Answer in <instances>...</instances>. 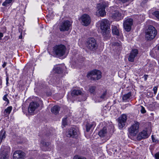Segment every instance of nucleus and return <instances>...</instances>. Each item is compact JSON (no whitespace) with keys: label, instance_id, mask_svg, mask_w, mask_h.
Returning a JSON list of instances; mask_svg holds the SVG:
<instances>
[{"label":"nucleus","instance_id":"1","mask_svg":"<svg viewBox=\"0 0 159 159\" xmlns=\"http://www.w3.org/2000/svg\"><path fill=\"white\" fill-rule=\"evenodd\" d=\"M157 31L155 28L152 25H150L146 32L145 38L147 40H151L155 37Z\"/></svg>","mask_w":159,"mask_h":159},{"label":"nucleus","instance_id":"2","mask_svg":"<svg viewBox=\"0 0 159 159\" xmlns=\"http://www.w3.org/2000/svg\"><path fill=\"white\" fill-rule=\"evenodd\" d=\"M86 45L87 48L89 50L93 51L96 50L98 46L96 40L93 38H88Z\"/></svg>","mask_w":159,"mask_h":159},{"label":"nucleus","instance_id":"3","mask_svg":"<svg viewBox=\"0 0 159 159\" xmlns=\"http://www.w3.org/2000/svg\"><path fill=\"white\" fill-rule=\"evenodd\" d=\"M66 47L63 45H56L54 47L53 53L58 57L63 56L65 53Z\"/></svg>","mask_w":159,"mask_h":159},{"label":"nucleus","instance_id":"4","mask_svg":"<svg viewBox=\"0 0 159 159\" xmlns=\"http://www.w3.org/2000/svg\"><path fill=\"white\" fill-rule=\"evenodd\" d=\"M87 76L92 80H98L102 77L101 72L99 70H94L88 73Z\"/></svg>","mask_w":159,"mask_h":159},{"label":"nucleus","instance_id":"5","mask_svg":"<svg viewBox=\"0 0 159 159\" xmlns=\"http://www.w3.org/2000/svg\"><path fill=\"white\" fill-rule=\"evenodd\" d=\"M139 123L134 121V123L129 128L128 131L130 134L132 136H135L139 132Z\"/></svg>","mask_w":159,"mask_h":159},{"label":"nucleus","instance_id":"6","mask_svg":"<svg viewBox=\"0 0 159 159\" xmlns=\"http://www.w3.org/2000/svg\"><path fill=\"white\" fill-rule=\"evenodd\" d=\"M72 23L69 20L64 21L61 23L59 26V29L61 31H67L71 28Z\"/></svg>","mask_w":159,"mask_h":159},{"label":"nucleus","instance_id":"7","mask_svg":"<svg viewBox=\"0 0 159 159\" xmlns=\"http://www.w3.org/2000/svg\"><path fill=\"white\" fill-rule=\"evenodd\" d=\"M100 26L102 31L110 30L109 21L107 20L103 19L102 20L100 23Z\"/></svg>","mask_w":159,"mask_h":159},{"label":"nucleus","instance_id":"8","mask_svg":"<svg viewBox=\"0 0 159 159\" xmlns=\"http://www.w3.org/2000/svg\"><path fill=\"white\" fill-rule=\"evenodd\" d=\"M127 118V116L125 114H123L118 118V126L120 129L124 127Z\"/></svg>","mask_w":159,"mask_h":159},{"label":"nucleus","instance_id":"9","mask_svg":"<svg viewBox=\"0 0 159 159\" xmlns=\"http://www.w3.org/2000/svg\"><path fill=\"white\" fill-rule=\"evenodd\" d=\"M25 157L26 154L22 151H16L13 153V159H25Z\"/></svg>","mask_w":159,"mask_h":159},{"label":"nucleus","instance_id":"10","mask_svg":"<svg viewBox=\"0 0 159 159\" xmlns=\"http://www.w3.org/2000/svg\"><path fill=\"white\" fill-rule=\"evenodd\" d=\"M133 24V20L131 18L126 20L123 23V26L125 30L127 32L129 31Z\"/></svg>","mask_w":159,"mask_h":159},{"label":"nucleus","instance_id":"11","mask_svg":"<svg viewBox=\"0 0 159 159\" xmlns=\"http://www.w3.org/2000/svg\"><path fill=\"white\" fill-rule=\"evenodd\" d=\"M83 25L87 26L90 24L91 20L89 16L87 14H84L81 17Z\"/></svg>","mask_w":159,"mask_h":159},{"label":"nucleus","instance_id":"12","mask_svg":"<svg viewBox=\"0 0 159 159\" xmlns=\"http://www.w3.org/2000/svg\"><path fill=\"white\" fill-rule=\"evenodd\" d=\"M39 104L35 102H31L28 108V112L32 114L34 111L39 106Z\"/></svg>","mask_w":159,"mask_h":159},{"label":"nucleus","instance_id":"13","mask_svg":"<svg viewBox=\"0 0 159 159\" xmlns=\"http://www.w3.org/2000/svg\"><path fill=\"white\" fill-rule=\"evenodd\" d=\"M67 135L69 137L76 138L78 136L77 130L74 128H71L67 132Z\"/></svg>","mask_w":159,"mask_h":159},{"label":"nucleus","instance_id":"14","mask_svg":"<svg viewBox=\"0 0 159 159\" xmlns=\"http://www.w3.org/2000/svg\"><path fill=\"white\" fill-rule=\"evenodd\" d=\"M106 5L104 4L99 3L97 5L98 11L101 16H103L106 14L105 11Z\"/></svg>","mask_w":159,"mask_h":159},{"label":"nucleus","instance_id":"15","mask_svg":"<svg viewBox=\"0 0 159 159\" xmlns=\"http://www.w3.org/2000/svg\"><path fill=\"white\" fill-rule=\"evenodd\" d=\"M112 18L117 21H119L123 18V16L118 11L115 10L112 13Z\"/></svg>","mask_w":159,"mask_h":159},{"label":"nucleus","instance_id":"16","mask_svg":"<svg viewBox=\"0 0 159 159\" xmlns=\"http://www.w3.org/2000/svg\"><path fill=\"white\" fill-rule=\"evenodd\" d=\"M138 53V51L137 49H132L130 52L128 57V60L129 61L133 62L135 57Z\"/></svg>","mask_w":159,"mask_h":159},{"label":"nucleus","instance_id":"17","mask_svg":"<svg viewBox=\"0 0 159 159\" xmlns=\"http://www.w3.org/2000/svg\"><path fill=\"white\" fill-rule=\"evenodd\" d=\"M149 136V135L147 133V131L143 130L139 133L137 135V140H140L143 139L148 138Z\"/></svg>","mask_w":159,"mask_h":159},{"label":"nucleus","instance_id":"18","mask_svg":"<svg viewBox=\"0 0 159 159\" xmlns=\"http://www.w3.org/2000/svg\"><path fill=\"white\" fill-rule=\"evenodd\" d=\"M41 148L42 150L44 151H48L49 150V143L48 142H46L43 141H41Z\"/></svg>","mask_w":159,"mask_h":159},{"label":"nucleus","instance_id":"19","mask_svg":"<svg viewBox=\"0 0 159 159\" xmlns=\"http://www.w3.org/2000/svg\"><path fill=\"white\" fill-rule=\"evenodd\" d=\"M107 128L106 127H104L99 132L98 134L101 137H103L107 135Z\"/></svg>","mask_w":159,"mask_h":159},{"label":"nucleus","instance_id":"20","mask_svg":"<svg viewBox=\"0 0 159 159\" xmlns=\"http://www.w3.org/2000/svg\"><path fill=\"white\" fill-rule=\"evenodd\" d=\"M60 107L57 105H55L51 109V112L55 114H58L60 111Z\"/></svg>","mask_w":159,"mask_h":159},{"label":"nucleus","instance_id":"21","mask_svg":"<svg viewBox=\"0 0 159 159\" xmlns=\"http://www.w3.org/2000/svg\"><path fill=\"white\" fill-rule=\"evenodd\" d=\"M83 93L80 90H73L71 93V94L72 96H77L79 95H82Z\"/></svg>","mask_w":159,"mask_h":159},{"label":"nucleus","instance_id":"22","mask_svg":"<svg viewBox=\"0 0 159 159\" xmlns=\"http://www.w3.org/2000/svg\"><path fill=\"white\" fill-rule=\"evenodd\" d=\"M6 137V132L4 129L1 130L0 131V143H1L3 139Z\"/></svg>","mask_w":159,"mask_h":159},{"label":"nucleus","instance_id":"23","mask_svg":"<svg viewBox=\"0 0 159 159\" xmlns=\"http://www.w3.org/2000/svg\"><path fill=\"white\" fill-rule=\"evenodd\" d=\"M111 30L113 34L118 36L119 35V30L116 26L112 25L111 27Z\"/></svg>","mask_w":159,"mask_h":159},{"label":"nucleus","instance_id":"24","mask_svg":"<svg viewBox=\"0 0 159 159\" xmlns=\"http://www.w3.org/2000/svg\"><path fill=\"white\" fill-rule=\"evenodd\" d=\"M110 30H107L105 31H102V34L104 38L106 40H107L110 37L109 34Z\"/></svg>","mask_w":159,"mask_h":159},{"label":"nucleus","instance_id":"25","mask_svg":"<svg viewBox=\"0 0 159 159\" xmlns=\"http://www.w3.org/2000/svg\"><path fill=\"white\" fill-rule=\"evenodd\" d=\"M12 107L11 106H10L7 107L4 110V114L5 117H7L9 116L12 110Z\"/></svg>","mask_w":159,"mask_h":159},{"label":"nucleus","instance_id":"26","mask_svg":"<svg viewBox=\"0 0 159 159\" xmlns=\"http://www.w3.org/2000/svg\"><path fill=\"white\" fill-rule=\"evenodd\" d=\"M54 72L58 74H60L63 71L62 68L60 66H55L53 68Z\"/></svg>","mask_w":159,"mask_h":159},{"label":"nucleus","instance_id":"27","mask_svg":"<svg viewBox=\"0 0 159 159\" xmlns=\"http://www.w3.org/2000/svg\"><path fill=\"white\" fill-rule=\"evenodd\" d=\"M132 96L131 93L129 92L127 93L124 94L123 97L122 99L124 101H126L127 99L129 98L130 97Z\"/></svg>","mask_w":159,"mask_h":159},{"label":"nucleus","instance_id":"28","mask_svg":"<svg viewBox=\"0 0 159 159\" xmlns=\"http://www.w3.org/2000/svg\"><path fill=\"white\" fill-rule=\"evenodd\" d=\"M106 92H105L103 93L102 94V95L99 98L100 99L98 100L97 101H96V102H99L101 101H102L103 99L105 98L106 95Z\"/></svg>","mask_w":159,"mask_h":159},{"label":"nucleus","instance_id":"29","mask_svg":"<svg viewBox=\"0 0 159 159\" xmlns=\"http://www.w3.org/2000/svg\"><path fill=\"white\" fill-rule=\"evenodd\" d=\"M95 125L93 124H88L86 125V131L88 132L91 129L93 126H94Z\"/></svg>","mask_w":159,"mask_h":159},{"label":"nucleus","instance_id":"30","mask_svg":"<svg viewBox=\"0 0 159 159\" xmlns=\"http://www.w3.org/2000/svg\"><path fill=\"white\" fill-rule=\"evenodd\" d=\"M96 88V87L95 86L90 87L89 89V90L90 93H91L94 94Z\"/></svg>","mask_w":159,"mask_h":159},{"label":"nucleus","instance_id":"31","mask_svg":"<svg viewBox=\"0 0 159 159\" xmlns=\"http://www.w3.org/2000/svg\"><path fill=\"white\" fill-rule=\"evenodd\" d=\"M13 0H5L2 4V5L4 6H7L8 4L11 3Z\"/></svg>","mask_w":159,"mask_h":159},{"label":"nucleus","instance_id":"32","mask_svg":"<svg viewBox=\"0 0 159 159\" xmlns=\"http://www.w3.org/2000/svg\"><path fill=\"white\" fill-rule=\"evenodd\" d=\"M9 157V155L6 153L5 154H3L0 159H8Z\"/></svg>","mask_w":159,"mask_h":159},{"label":"nucleus","instance_id":"33","mask_svg":"<svg viewBox=\"0 0 159 159\" xmlns=\"http://www.w3.org/2000/svg\"><path fill=\"white\" fill-rule=\"evenodd\" d=\"M112 44L114 46H120L121 45V43L120 41H116V42H113L112 43Z\"/></svg>","mask_w":159,"mask_h":159},{"label":"nucleus","instance_id":"34","mask_svg":"<svg viewBox=\"0 0 159 159\" xmlns=\"http://www.w3.org/2000/svg\"><path fill=\"white\" fill-rule=\"evenodd\" d=\"M153 15L155 16L158 19H159V11H155L153 13Z\"/></svg>","mask_w":159,"mask_h":159},{"label":"nucleus","instance_id":"35","mask_svg":"<svg viewBox=\"0 0 159 159\" xmlns=\"http://www.w3.org/2000/svg\"><path fill=\"white\" fill-rule=\"evenodd\" d=\"M62 124L64 126L67 125V118H65L62 120Z\"/></svg>","mask_w":159,"mask_h":159},{"label":"nucleus","instance_id":"36","mask_svg":"<svg viewBox=\"0 0 159 159\" xmlns=\"http://www.w3.org/2000/svg\"><path fill=\"white\" fill-rule=\"evenodd\" d=\"M74 159H86L85 158L79 157L78 155H76L74 157Z\"/></svg>","mask_w":159,"mask_h":159},{"label":"nucleus","instance_id":"37","mask_svg":"<svg viewBox=\"0 0 159 159\" xmlns=\"http://www.w3.org/2000/svg\"><path fill=\"white\" fill-rule=\"evenodd\" d=\"M152 138L153 142L157 143L159 142V140L156 139L153 135H152Z\"/></svg>","mask_w":159,"mask_h":159},{"label":"nucleus","instance_id":"38","mask_svg":"<svg viewBox=\"0 0 159 159\" xmlns=\"http://www.w3.org/2000/svg\"><path fill=\"white\" fill-rule=\"evenodd\" d=\"M158 87L156 86H155L153 88V90L154 91V93L155 95L157 93V90Z\"/></svg>","mask_w":159,"mask_h":159},{"label":"nucleus","instance_id":"39","mask_svg":"<svg viewBox=\"0 0 159 159\" xmlns=\"http://www.w3.org/2000/svg\"><path fill=\"white\" fill-rule=\"evenodd\" d=\"M140 111L142 113H144L146 112L145 108L142 106H141V109Z\"/></svg>","mask_w":159,"mask_h":159},{"label":"nucleus","instance_id":"40","mask_svg":"<svg viewBox=\"0 0 159 159\" xmlns=\"http://www.w3.org/2000/svg\"><path fill=\"white\" fill-rule=\"evenodd\" d=\"M156 159H159V152L156 153L154 155Z\"/></svg>","mask_w":159,"mask_h":159},{"label":"nucleus","instance_id":"41","mask_svg":"<svg viewBox=\"0 0 159 159\" xmlns=\"http://www.w3.org/2000/svg\"><path fill=\"white\" fill-rule=\"evenodd\" d=\"M3 100H4V101H6L7 102H9V100H8V98H7V95H5L3 96Z\"/></svg>","mask_w":159,"mask_h":159},{"label":"nucleus","instance_id":"42","mask_svg":"<svg viewBox=\"0 0 159 159\" xmlns=\"http://www.w3.org/2000/svg\"><path fill=\"white\" fill-rule=\"evenodd\" d=\"M144 79L145 80H146L148 77V75H144Z\"/></svg>","mask_w":159,"mask_h":159},{"label":"nucleus","instance_id":"43","mask_svg":"<svg viewBox=\"0 0 159 159\" xmlns=\"http://www.w3.org/2000/svg\"><path fill=\"white\" fill-rule=\"evenodd\" d=\"M122 3H124L127 2L129 0H120Z\"/></svg>","mask_w":159,"mask_h":159},{"label":"nucleus","instance_id":"44","mask_svg":"<svg viewBox=\"0 0 159 159\" xmlns=\"http://www.w3.org/2000/svg\"><path fill=\"white\" fill-rule=\"evenodd\" d=\"M7 64V62H4L2 65V67L3 68H4L5 67V66H6Z\"/></svg>","mask_w":159,"mask_h":159},{"label":"nucleus","instance_id":"45","mask_svg":"<svg viewBox=\"0 0 159 159\" xmlns=\"http://www.w3.org/2000/svg\"><path fill=\"white\" fill-rule=\"evenodd\" d=\"M3 36V34L2 33H0V40L2 38Z\"/></svg>","mask_w":159,"mask_h":159},{"label":"nucleus","instance_id":"46","mask_svg":"<svg viewBox=\"0 0 159 159\" xmlns=\"http://www.w3.org/2000/svg\"><path fill=\"white\" fill-rule=\"evenodd\" d=\"M19 38L20 39H21L22 38V35L21 33L20 34L19 36Z\"/></svg>","mask_w":159,"mask_h":159},{"label":"nucleus","instance_id":"47","mask_svg":"<svg viewBox=\"0 0 159 159\" xmlns=\"http://www.w3.org/2000/svg\"><path fill=\"white\" fill-rule=\"evenodd\" d=\"M6 81H8L9 78L8 77H7L6 79Z\"/></svg>","mask_w":159,"mask_h":159},{"label":"nucleus","instance_id":"48","mask_svg":"<svg viewBox=\"0 0 159 159\" xmlns=\"http://www.w3.org/2000/svg\"><path fill=\"white\" fill-rule=\"evenodd\" d=\"M148 94H149V95H150V92H148L147 93V95H148Z\"/></svg>","mask_w":159,"mask_h":159},{"label":"nucleus","instance_id":"49","mask_svg":"<svg viewBox=\"0 0 159 159\" xmlns=\"http://www.w3.org/2000/svg\"><path fill=\"white\" fill-rule=\"evenodd\" d=\"M8 83V81H6V84L7 85V84Z\"/></svg>","mask_w":159,"mask_h":159},{"label":"nucleus","instance_id":"50","mask_svg":"<svg viewBox=\"0 0 159 159\" xmlns=\"http://www.w3.org/2000/svg\"><path fill=\"white\" fill-rule=\"evenodd\" d=\"M158 50H159V44L158 46Z\"/></svg>","mask_w":159,"mask_h":159},{"label":"nucleus","instance_id":"51","mask_svg":"<svg viewBox=\"0 0 159 159\" xmlns=\"http://www.w3.org/2000/svg\"><path fill=\"white\" fill-rule=\"evenodd\" d=\"M27 159H34L32 158H28Z\"/></svg>","mask_w":159,"mask_h":159},{"label":"nucleus","instance_id":"52","mask_svg":"<svg viewBox=\"0 0 159 159\" xmlns=\"http://www.w3.org/2000/svg\"><path fill=\"white\" fill-rule=\"evenodd\" d=\"M148 96H149L150 97L151 96L150 95H149V94H148Z\"/></svg>","mask_w":159,"mask_h":159}]
</instances>
